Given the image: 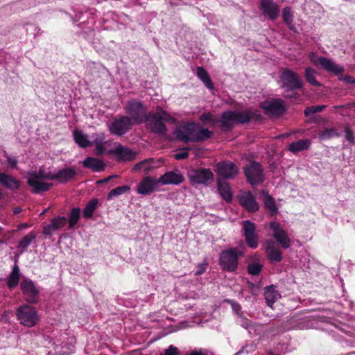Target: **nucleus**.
Wrapping results in <instances>:
<instances>
[{"label":"nucleus","instance_id":"f257e3e1","mask_svg":"<svg viewBox=\"0 0 355 355\" xmlns=\"http://www.w3.org/2000/svg\"><path fill=\"white\" fill-rule=\"evenodd\" d=\"M175 119L169 113L157 106L155 112H149L146 121L144 123L150 132L164 136L167 132V127L164 122L175 123Z\"/></svg>","mask_w":355,"mask_h":355},{"label":"nucleus","instance_id":"f03ea898","mask_svg":"<svg viewBox=\"0 0 355 355\" xmlns=\"http://www.w3.org/2000/svg\"><path fill=\"white\" fill-rule=\"evenodd\" d=\"M244 253L236 248H230L221 251L218 256V264L226 272H235L239 266V259Z\"/></svg>","mask_w":355,"mask_h":355},{"label":"nucleus","instance_id":"7ed1b4c3","mask_svg":"<svg viewBox=\"0 0 355 355\" xmlns=\"http://www.w3.org/2000/svg\"><path fill=\"white\" fill-rule=\"evenodd\" d=\"M127 115L131 119L134 125L142 124L146 121V117L149 114L147 111V107L143 102L137 99H132L127 102L124 107Z\"/></svg>","mask_w":355,"mask_h":355},{"label":"nucleus","instance_id":"20e7f679","mask_svg":"<svg viewBox=\"0 0 355 355\" xmlns=\"http://www.w3.org/2000/svg\"><path fill=\"white\" fill-rule=\"evenodd\" d=\"M243 169L246 181L252 186H256L264 182L263 168L259 162L252 161Z\"/></svg>","mask_w":355,"mask_h":355},{"label":"nucleus","instance_id":"39448f33","mask_svg":"<svg viewBox=\"0 0 355 355\" xmlns=\"http://www.w3.org/2000/svg\"><path fill=\"white\" fill-rule=\"evenodd\" d=\"M134 125L128 115H119L113 119L108 125V129L110 134L121 137L128 133Z\"/></svg>","mask_w":355,"mask_h":355},{"label":"nucleus","instance_id":"423d86ee","mask_svg":"<svg viewBox=\"0 0 355 355\" xmlns=\"http://www.w3.org/2000/svg\"><path fill=\"white\" fill-rule=\"evenodd\" d=\"M282 87L286 89L287 92H293L301 89L303 87V82L298 74L293 71L285 68L282 70L280 76Z\"/></svg>","mask_w":355,"mask_h":355},{"label":"nucleus","instance_id":"0eeeda50","mask_svg":"<svg viewBox=\"0 0 355 355\" xmlns=\"http://www.w3.org/2000/svg\"><path fill=\"white\" fill-rule=\"evenodd\" d=\"M17 316L21 324L28 327H33L38 321L36 311L28 305L20 306L17 311Z\"/></svg>","mask_w":355,"mask_h":355},{"label":"nucleus","instance_id":"6e6552de","mask_svg":"<svg viewBox=\"0 0 355 355\" xmlns=\"http://www.w3.org/2000/svg\"><path fill=\"white\" fill-rule=\"evenodd\" d=\"M239 167L232 161L223 160L216 165V172L223 180H232L239 174Z\"/></svg>","mask_w":355,"mask_h":355},{"label":"nucleus","instance_id":"1a4fd4ad","mask_svg":"<svg viewBox=\"0 0 355 355\" xmlns=\"http://www.w3.org/2000/svg\"><path fill=\"white\" fill-rule=\"evenodd\" d=\"M188 176L192 185L205 184L214 180V174L209 168H192L189 171Z\"/></svg>","mask_w":355,"mask_h":355},{"label":"nucleus","instance_id":"9d476101","mask_svg":"<svg viewBox=\"0 0 355 355\" xmlns=\"http://www.w3.org/2000/svg\"><path fill=\"white\" fill-rule=\"evenodd\" d=\"M242 230L246 245L252 249H256L259 245V236L256 232V225L246 220L243 221Z\"/></svg>","mask_w":355,"mask_h":355},{"label":"nucleus","instance_id":"9b49d317","mask_svg":"<svg viewBox=\"0 0 355 355\" xmlns=\"http://www.w3.org/2000/svg\"><path fill=\"white\" fill-rule=\"evenodd\" d=\"M261 107L266 111L267 114L275 116H281L286 112V106L282 98L265 101L261 103Z\"/></svg>","mask_w":355,"mask_h":355},{"label":"nucleus","instance_id":"f8f14e48","mask_svg":"<svg viewBox=\"0 0 355 355\" xmlns=\"http://www.w3.org/2000/svg\"><path fill=\"white\" fill-rule=\"evenodd\" d=\"M269 227L273 232L272 236L281 247L284 249L289 248L291 246V239L286 230L278 223L275 221L270 222Z\"/></svg>","mask_w":355,"mask_h":355},{"label":"nucleus","instance_id":"ddd939ff","mask_svg":"<svg viewBox=\"0 0 355 355\" xmlns=\"http://www.w3.org/2000/svg\"><path fill=\"white\" fill-rule=\"evenodd\" d=\"M107 154L114 155L119 162H130L136 157L135 152L121 144H118L114 149L108 150Z\"/></svg>","mask_w":355,"mask_h":355},{"label":"nucleus","instance_id":"4468645a","mask_svg":"<svg viewBox=\"0 0 355 355\" xmlns=\"http://www.w3.org/2000/svg\"><path fill=\"white\" fill-rule=\"evenodd\" d=\"M315 64H320L321 67L327 72L335 75H339L344 72V67L336 64L331 59L325 57H319L316 60H312Z\"/></svg>","mask_w":355,"mask_h":355},{"label":"nucleus","instance_id":"2eb2a0df","mask_svg":"<svg viewBox=\"0 0 355 355\" xmlns=\"http://www.w3.org/2000/svg\"><path fill=\"white\" fill-rule=\"evenodd\" d=\"M259 8L270 20L274 21L279 16V8L273 0H261Z\"/></svg>","mask_w":355,"mask_h":355},{"label":"nucleus","instance_id":"dca6fc26","mask_svg":"<svg viewBox=\"0 0 355 355\" xmlns=\"http://www.w3.org/2000/svg\"><path fill=\"white\" fill-rule=\"evenodd\" d=\"M157 180L151 177L146 176L137 186V191L141 195H150L154 192L158 186Z\"/></svg>","mask_w":355,"mask_h":355},{"label":"nucleus","instance_id":"f3484780","mask_svg":"<svg viewBox=\"0 0 355 355\" xmlns=\"http://www.w3.org/2000/svg\"><path fill=\"white\" fill-rule=\"evenodd\" d=\"M240 205L248 212L254 213L259 210V205L250 191L245 192L239 196Z\"/></svg>","mask_w":355,"mask_h":355},{"label":"nucleus","instance_id":"a211bd4d","mask_svg":"<svg viewBox=\"0 0 355 355\" xmlns=\"http://www.w3.org/2000/svg\"><path fill=\"white\" fill-rule=\"evenodd\" d=\"M67 220L64 216H57L50 220V223L43 227V234L51 236L53 233L66 225Z\"/></svg>","mask_w":355,"mask_h":355},{"label":"nucleus","instance_id":"6ab92c4d","mask_svg":"<svg viewBox=\"0 0 355 355\" xmlns=\"http://www.w3.org/2000/svg\"><path fill=\"white\" fill-rule=\"evenodd\" d=\"M77 175L78 172L75 168L65 167L59 170L56 173H53V180L64 184L74 180Z\"/></svg>","mask_w":355,"mask_h":355},{"label":"nucleus","instance_id":"aec40b11","mask_svg":"<svg viewBox=\"0 0 355 355\" xmlns=\"http://www.w3.org/2000/svg\"><path fill=\"white\" fill-rule=\"evenodd\" d=\"M184 181L183 175L177 171H168L162 175L157 182L162 184H180Z\"/></svg>","mask_w":355,"mask_h":355},{"label":"nucleus","instance_id":"412c9836","mask_svg":"<svg viewBox=\"0 0 355 355\" xmlns=\"http://www.w3.org/2000/svg\"><path fill=\"white\" fill-rule=\"evenodd\" d=\"M0 184L6 189L15 191L19 189L21 182L15 177L6 173H0Z\"/></svg>","mask_w":355,"mask_h":355},{"label":"nucleus","instance_id":"4be33fe9","mask_svg":"<svg viewBox=\"0 0 355 355\" xmlns=\"http://www.w3.org/2000/svg\"><path fill=\"white\" fill-rule=\"evenodd\" d=\"M266 253L270 263H279L283 259L282 252L275 246L274 241H268Z\"/></svg>","mask_w":355,"mask_h":355},{"label":"nucleus","instance_id":"5701e85b","mask_svg":"<svg viewBox=\"0 0 355 355\" xmlns=\"http://www.w3.org/2000/svg\"><path fill=\"white\" fill-rule=\"evenodd\" d=\"M236 122L240 124L249 123L252 119L260 120L261 115L257 111L246 110L241 112L234 111Z\"/></svg>","mask_w":355,"mask_h":355},{"label":"nucleus","instance_id":"b1692460","mask_svg":"<svg viewBox=\"0 0 355 355\" xmlns=\"http://www.w3.org/2000/svg\"><path fill=\"white\" fill-rule=\"evenodd\" d=\"M83 166L92 170L93 172H101L105 168V163L95 157H88L83 162Z\"/></svg>","mask_w":355,"mask_h":355},{"label":"nucleus","instance_id":"393cba45","mask_svg":"<svg viewBox=\"0 0 355 355\" xmlns=\"http://www.w3.org/2000/svg\"><path fill=\"white\" fill-rule=\"evenodd\" d=\"M217 187L221 197L226 202H231L232 200V193L230 184L226 180L218 178L217 180Z\"/></svg>","mask_w":355,"mask_h":355},{"label":"nucleus","instance_id":"a878e982","mask_svg":"<svg viewBox=\"0 0 355 355\" xmlns=\"http://www.w3.org/2000/svg\"><path fill=\"white\" fill-rule=\"evenodd\" d=\"M27 184L33 187L35 193L47 191L53 185L52 183L41 182L34 178H28Z\"/></svg>","mask_w":355,"mask_h":355},{"label":"nucleus","instance_id":"bb28decb","mask_svg":"<svg viewBox=\"0 0 355 355\" xmlns=\"http://www.w3.org/2000/svg\"><path fill=\"white\" fill-rule=\"evenodd\" d=\"M311 144L310 139H300L297 141L292 142L288 146V150L293 153H297L304 150H308Z\"/></svg>","mask_w":355,"mask_h":355},{"label":"nucleus","instance_id":"cd10ccee","mask_svg":"<svg viewBox=\"0 0 355 355\" xmlns=\"http://www.w3.org/2000/svg\"><path fill=\"white\" fill-rule=\"evenodd\" d=\"M235 122L234 111L227 110L222 113L220 123L223 128L231 130Z\"/></svg>","mask_w":355,"mask_h":355},{"label":"nucleus","instance_id":"c85d7f7f","mask_svg":"<svg viewBox=\"0 0 355 355\" xmlns=\"http://www.w3.org/2000/svg\"><path fill=\"white\" fill-rule=\"evenodd\" d=\"M261 193L263 195V204L265 208L270 211L271 216L277 215L278 212V207L275 203V199L264 190H262Z\"/></svg>","mask_w":355,"mask_h":355},{"label":"nucleus","instance_id":"c756f323","mask_svg":"<svg viewBox=\"0 0 355 355\" xmlns=\"http://www.w3.org/2000/svg\"><path fill=\"white\" fill-rule=\"evenodd\" d=\"M250 259L252 261L248 263V272L252 276L258 275L263 268V264L260 263L259 258L257 256H253Z\"/></svg>","mask_w":355,"mask_h":355},{"label":"nucleus","instance_id":"7c9ffc66","mask_svg":"<svg viewBox=\"0 0 355 355\" xmlns=\"http://www.w3.org/2000/svg\"><path fill=\"white\" fill-rule=\"evenodd\" d=\"M196 75L207 89H214V84L211 81V79L207 71L202 67H197Z\"/></svg>","mask_w":355,"mask_h":355},{"label":"nucleus","instance_id":"2f4dec72","mask_svg":"<svg viewBox=\"0 0 355 355\" xmlns=\"http://www.w3.org/2000/svg\"><path fill=\"white\" fill-rule=\"evenodd\" d=\"M20 278V272H19V266L17 263H15V265L12 267V272L9 275L8 277V286L10 288H15L19 284Z\"/></svg>","mask_w":355,"mask_h":355},{"label":"nucleus","instance_id":"473e14b6","mask_svg":"<svg viewBox=\"0 0 355 355\" xmlns=\"http://www.w3.org/2000/svg\"><path fill=\"white\" fill-rule=\"evenodd\" d=\"M282 19L283 21L287 25L288 28L296 32V27L293 24V15L290 7H285L282 10Z\"/></svg>","mask_w":355,"mask_h":355},{"label":"nucleus","instance_id":"72a5a7b5","mask_svg":"<svg viewBox=\"0 0 355 355\" xmlns=\"http://www.w3.org/2000/svg\"><path fill=\"white\" fill-rule=\"evenodd\" d=\"M36 238V234L34 232H30L28 234L24 236L18 243V249L21 253L27 251L28 247L30 245L31 242Z\"/></svg>","mask_w":355,"mask_h":355},{"label":"nucleus","instance_id":"f704fd0d","mask_svg":"<svg viewBox=\"0 0 355 355\" xmlns=\"http://www.w3.org/2000/svg\"><path fill=\"white\" fill-rule=\"evenodd\" d=\"M74 141L81 148H87L91 146L92 143L88 140L87 136L84 135L81 131L74 130L73 131Z\"/></svg>","mask_w":355,"mask_h":355},{"label":"nucleus","instance_id":"c9c22d12","mask_svg":"<svg viewBox=\"0 0 355 355\" xmlns=\"http://www.w3.org/2000/svg\"><path fill=\"white\" fill-rule=\"evenodd\" d=\"M28 178H34L35 180H53V173L46 172L43 168H40L38 171H31L28 173Z\"/></svg>","mask_w":355,"mask_h":355},{"label":"nucleus","instance_id":"e433bc0d","mask_svg":"<svg viewBox=\"0 0 355 355\" xmlns=\"http://www.w3.org/2000/svg\"><path fill=\"white\" fill-rule=\"evenodd\" d=\"M316 71L311 68L307 67L305 69L304 77L307 83L313 86L320 87L322 85L316 80L315 74Z\"/></svg>","mask_w":355,"mask_h":355},{"label":"nucleus","instance_id":"4c0bfd02","mask_svg":"<svg viewBox=\"0 0 355 355\" xmlns=\"http://www.w3.org/2000/svg\"><path fill=\"white\" fill-rule=\"evenodd\" d=\"M264 297L268 306L272 307V304L281 298L277 290H266Z\"/></svg>","mask_w":355,"mask_h":355},{"label":"nucleus","instance_id":"58836bf2","mask_svg":"<svg viewBox=\"0 0 355 355\" xmlns=\"http://www.w3.org/2000/svg\"><path fill=\"white\" fill-rule=\"evenodd\" d=\"M80 218V209L73 207L69 214V229H73Z\"/></svg>","mask_w":355,"mask_h":355},{"label":"nucleus","instance_id":"ea45409f","mask_svg":"<svg viewBox=\"0 0 355 355\" xmlns=\"http://www.w3.org/2000/svg\"><path fill=\"white\" fill-rule=\"evenodd\" d=\"M319 138L321 140H327L333 137H339L340 136L338 130L336 128H325L320 131L318 134Z\"/></svg>","mask_w":355,"mask_h":355},{"label":"nucleus","instance_id":"a19ab883","mask_svg":"<svg viewBox=\"0 0 355 355\" xmlns=\"http://www.w3.org/2000/svg\"><path fill=\"white\" fill-rule=\"evenodd\" d=\"M98 200L96 198L89 200L83 209V216L85 218H90L94 214V211L97 208Z\"/></svg>","mask_w":355,"mask_h":355},{"label":"nucleus","instance_id":"79ce46f5","mask_svg":"<svg viewBox=\"0 0 355 355\" xmlns=\"http://www.w3.org/2000/svg\"><path fill=\"white\" fill-rule=\"evenodd\" d=\"M213 132L207 128H202L199 126L196 137L193 139V142L204 141L212 136Z\"/></svg>","mask_w":355,"mask_h":355},{"label":"nucleus","instance_id":"37998d69","mask_svg":"<svg viewBox=\"0 0 355 355\" xmlns=\"http://www.w3.org/2000/svg\"><path fill=\"white\" fill-rule=\"evenodd\" d=\"M130 190V187L128 185H123L121 187H117L113 189H112L107 195V199L111 200L114 197L119 196L123 193L129 192Z\"/></svg>","mask_w":355,"mask_h":355},{"label":"nucleus","instance_id":"c03bdc74","mask_svg":"<svg viewBox=\"0 0 355 355\" xmlns=\"http://www.w3.org/2000/svg\"><path fill=\"white\" fill-rule=\"evenodd\" d=\"M23 295L29 303H35L39 299L38 290H23Z\"/></svg>","mask_w":355,"mask_h":355},{"label":"nucleus","instance_id":"a18cd8bd","mask_svg":"<svg viewBox=\"0 0 355 355\" xmlns=\"http://www.w3.org/2000/svg\"><path fill=\"white\" fill-rule=\"evenodd\" d=\"M199 125L195 123H188L184 126V128L187 130L188 137L191 139L190 141L193 142V139L196 137Z\"/></svg>","mask_w":355,"mask_h":355},{"label":"nucleus","instance_id":"49530a36","mask_svg":"<svg viewBox=\"0 0 355 355\" xmlns=\"http://www.w3.org/2000/svg\"><path fill=\"white\" fill-rule=\"evenodd\" d=\"M176 139L178 141H182L185 144L190 142L191 139H189L187 130L183 128V129L177 128L174 131Z\"/></svg>","mask_w":355,"mask_h":355},{"label":"nucleus","instance_id":"de8ad7c7","mask_svg":"<svg viewBox=\"0 0 355 355\" xmlns=\"http://www.w3.org/2000/svg\"><path fill=\"white\" fill-rule=\"evenodd\" d=\"M153 159H146L141 162H139L137 164L135 165L133 170L134 171H139L141 169H143L146 172H148L151 170L152 167L150 166V162H151Z\"/></svg>","mask_w":355,"mask_h":355},{"label":"nucleus","instance_id":"09e8293b","mask_svg":"<svg viewBox=\"0 0 355 355\" xmlns=\"http://www.w3.org/2000/svg\"><path fill=\"white\" fill-rule=\"evenodd\" d=\"M327 105H325L309 106L306 107V109L304 111V114L305 116H309L311 114L324 111Z\"/></svg>","mask_w":355,"mask_h":355},{"label":"nucleus","instance_id":"8fccbe9b","mask_svg":"<svg viewBox=\"0 0 355 355\" xmlns=\"http://www.w3.org/2000/svg\"><path fill=\"white\" fill-rule=\"evenodd\" d=\"M345 139L347 140V141H348L350 144H354L355 142L354 141V139H355L354 134L348 125L345 127Z\"/></svg>","mask_w":355,"mask_h":355},{"label":"nucleus","instance_id":"3c124183","mask_svg":"<svg viewBox=\"0 0 355 355\" xmlns=\"http://www.w3.org/2000/svg\"><path fill=\"white\" fill-rule=\"evenodd\" d=\"M95 146H96V154L98 156H101L103 154L105 153V148L104 146V144L102 141L96 140L95 142Z\"/></svg>","mask_w":355,"mask_h":355},{"label":"nucleus","instance_id":"603ef678","mask_svg":"<svg viewBox=\"0 0 355 355\" xmlns=\"http://www.w3.org/2000/svg\"><path fill=\"white\" fill-rule=\"evenodd\" d=\"M200 120L202 122L213 123L214 122V115L211 112L203 113L200 116Z\"/></svg>","mask_w":355,"mask_h":355},{"label":"nucleus","instance_id":"864d4df0","mask_svg":"<svg viewBox=\"0 0 355 355\" xmlns=\"http://www.w3.org/2000/svg\"><path fill=\"white\" fill-rule=\"evenodd\" d=\"M208 262L205 260L203 263L197 266L196 270L194 272L195 275H200L204 273L207 268Z\"/></svg>","mask_w":355,"mask_h":355},{"label":"nucleus","instance_id":"5fc2aeb1","mask_svg":"<svg viewBox=\"0 0 355 355\" xmlns=\"http://www.w3.org/2000/svg\"><path fill=\"white\" fill-rule=\"evenodd\" d=\"M20 288H35L33 282L27 279H23L21 282Z\"/></svg>","mask_w":355,"mask_h":355},{"label":"nucleus","instance_id":"6e6d98bb","mask_svg":"<svg viewBox=\"0 0 355 355\" xmlns=\"http://www.w3.org/2000/svg\"><path fill=\"white\" fill-rule=\"evenodd\" d=\"M163 355H179V350L176 347L170 345L165 349V352Z\"/></svg>","mask_w":355,"mask_h":355},{"label":"nucleus","instance_id":"4d7b16f0","mask_svg":"<svg viewBox=\"0 0 355 355\" xmlns=\"http://www.w3.org/2000/svg\"><path fill=\"white\" fill-rule=\"evenodd\" d=\"M6 157L7 159V162L9 164L11 168H16L18 163L17 158L8 155H6Z\"/></svg>","mask_w":355,"mask_h":355},{"label":"nucleus","instance_id":"13d9d810","mask_svg":"<svg viewBox=\"0 0 355 355\" xmlns=\"http://www.w3.org/2000/svg\"><path fill=\"white\" fill-rule=\"evenodd\" d=\"M188 355H213V354L206 349H200L198 350L192 351Z\"/></svg>","mask_w":355,"mask_h":355},{"label":"nucleus","instance_id":"bf43d9fd","mask_svg":"<svg viewBox=\"0 0 355 355\" xmlns=\"http://www.w3.org/2000/svg\"><path fill=\"white\" fill-rule=\"evenodd\" d=\"M225 301L231 304L232 310L236 314H239L241 311V306L238 303H236L234 301L230 300H226Z\"/></svg>","mask_w":355,"mask_h":355},{"label":"nucleus","instance_id":"052dcab7","mask_svg":"<svg viewBox=\"0 0 355 355\" xmlns=\"http://www.w3.org/2000/svg\"><path fill=\"white\" fill-rule=\"evenodd\" d=\"M189 153L187 151H183L181 153H176L175 155V158L177 160L184 159L189 157Z\"/></svg>","mask_w":355,"mask_h":355},{"label":"nucleus","instance_id":"680f3d73","mask_svg":"<svg viewBox=\"0 0 355 355\" xmlns=\"http://www.w3.org/2000/svg\"><path fill=\"white\" fill-rule=\"evenodd\" d=\"M340 80H343L347 83H355V79L349 75H345L344 76L338 78Z\"/></svg>","mask_w":355,"mask_h":355},{"label":"nucleus","instance_id":"e2e57ef3","mask_svg":"<svg viewBox=\"0 0 355 355\" xmlns=\"http://www.w3.org/2000/svg\"><path fill=\"white\" fill-rule=\"evenodd\" d=\"M241 326L245 329H248L252 327V323L250 320L243 318L241 321Z\"/></svg>","mask_w":355,"mask_h":355},{"label":"nucleus","instance_id":"0e129e2a","mask_svg":"<svg viewBox=\"0 0 355 355\" xmlns=\"http://www.w3.org/2000/svg\"><path fill=\"white\" fill-rule=\"evenodd\" d=\"M29 227H30V225L28 223H21L18 226V230H21L28 228Z\"/></svg>","mask_w":355,"mask_h":355},{"label":"nucleus","instance_id":"69168bd1","mask_svg":"<svg viewBox=\"0 0 355 355\" xmlns=\"http://www.w3.org/2000/svg\"><path fill=\"white\" fill-rule=\"evenodd\" d=\"M112 178H114V176H109L107 178L98 181L97 183H106L108 181H110Z\"/></svg>","mask_w":355,"mask_h":355},{"label":"nucleus","instance_id":"338daca9","mask_svg":"<svg viewBox=\"0 0 355 355\" xmlns=\"http://www.w3.org/2000/svg\"><path fill=\"white\" fill-rule=\"evenodd\" d=\"M21 211H22V209H21V207H15V208L14 209V210H13V213H14L15 214H19Z\"/></svg>","mask_w":355,"mask_h":355},{"label":"nucleus","instance_id":"774afa93","mask_svg":"<svg viewBox=\"0 0 355 355\" xmlns=\"http://www.w3.org/2000/svg\"><path fill=\"white\" fill-rule=\"evenodd\" d=\"M275 288V286L273 284H271V285L265 286L263 288L269 289V288Z\"/></svg>","mask_w":355,"mask_h":355}]
</instances>
